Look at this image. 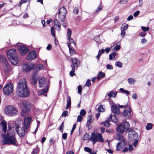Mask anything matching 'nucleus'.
Instances as JSON below:
<instances>
[{"instance_id": "a19ab883", "label": "nucleus", "mask_w": 154, "mask_h": 154, "mask_svg": "<svg viewBox=\"0 0 154 154\" xmlns=\"http://www.w3.org/2000/svg\"><path fill=\"white\" fill-rule=\"evenodd\" d=\"M97 111L100 112H103L104 111V110L103 107V106L100 105L98 107L97 109Z\"/></svg>"}, {"instance_id": "7ed1b4c3", "label": "nucleus", "mask_w": 154, "mask_h": 154, "mask_svg": "<svg viewBox=\"0 0 154 154\" xmlns=\"http://www.w3.org/2000/svg\"><path fill=\"white\" fill-rule=\"evenodd\" d=\"M7 54L8 58L12 64L15 65L18 63L19 60L15 49H12L8 51Z\"/></svg>"}, {"instance_id": "864d4df0", "label": "nucleus", "mask_w": 154, "mask_h": 154, "mask_svg": "<svg viewBox=\"0 0 154 154\" xmlns=\"http://www.w3.org/2000/svg\"><path fill=\"white\" fill-rule=\"evenodd\" d=\"M82 86L80 85H79L78 87V93L80 94H81L82 91Z\"/></svg>"}, {"instance_id": "a211bd4d", "label": "nucleus", "mask_w": 154, "mask_h": 154, "mask_svg": "<svg viewBox=\"0 0 154 154\" xmlns=\"http://www.w3.org/2000/svg\"><path fill=\"white\" fill-rule=\"evenodd\" d=\"M111 110L112 112L115 115L118 114L120 112L119 108L116 105H112V106Z\"/></svg>"}, {"instance_id": "ea45409f", "label": "nucleus", "mask_w": 154, "mask_h": 154, "mask_svg": "<svg viewBox=\"0 0 154 154\" xmlns=\"http://www.w3.org/2000/svg\"><path fill=\"white\" fill-rule=\"evenodd\" d=\"M112 48L116 50H119L120 48V46L119 45L115 44L112 46Z\"/></svg>"}, {"instance_id": "58836bf2", "label": "nucleus", "mask_w": 154, "mask_h": 154, "mask_svg": "<svg viewBox=\"0 0 154 154\" xmlns=\"http://www.w3.org/2000/svg\"><path fill=\"white\" fill-rule=\"evenodd\" d=\"M100 124L103 125L105 127H108L110 126V123L109 122L107 121H105L104 122H103L100 123Z\"/></svg>"}, {"instance_id": "c85d7f7f", "label": "nucleus", "mask_w": 154, "mask_h": 154, "mask_svg": "<svg viewBox=\"0 0 154 154\" xmlns=\"http://www.w3.org/2000/svg\"><path fill=\"white\" fill-rule=\"evenodd\" d=\"M123 126L125 127V129L127 130L130 128V125L129 123L125 120H124L123 122Z\"/></svg>"}, {"instance_id": "423d86ee", "label": "nucleus", "mask_w": 154, "mask_h": 154, "mask_svg": "<svg viewBox=\"0 0 154 154\" xmlns=\"http://www.w3.org/2000/svg\"><path fill=\"white\" fill-rule=\"evenodd\" d=\"M90 138L91 140L93 142V144L97 142H103L102 135L100 133H92Z\"/></svg>"}, {"instance_id": "4c0bfd02", "label": "nucleus", "mask_w": 154, "mask_h": 154, "mask_svg": "<svg viewBox=\"0 0 154 154\" xmlns=\"http://www.w3.org/2000/svg\"><path fill=\"white\" fill-rule=\"evenodd\" d=\"M66 16V15L58 14V18L61 21H64Z\"/></svg>"}, {"instance_id": "bf43d9fd", "label": "nucleus", "mask_w": 154, "mask_h": 154, "mask_svg": "<svg viewBox=\"0 0 154 154\" xmlns=\"http://www.w3.org/2000/svg\"><path fill=\"white\" fill-rule=\"evenodd\" d=\"M128 0H121L119 3L121 4H124L127 3Z\"/></svg>"}, {"instance_id": "680f3d73", "label": "nucleus", "mask_w": 154, "mask_h": 154, "mask_svg": "<svg viewBox=\"0 0 154 154\" xmlns=\"http://www.w3.org/2000/svg\"><path fill=\"white\" fill-rule=\"evenodd\" d=\"M76 124H75L73 125L72 128V130L71 131V134H72L73 133L74 131V130L75 129V128H76Z\"/></svg>"}, {"instance_id": "0e129e2a", "label": "nucleus", "mask_w": 154, "mask_h": 154, "mask_svg": "<svg viewBox=\"0 0 154 154\" xmlns=\"http://www.w3.org/2000/svg\"><path fill=\"white\" fill-rule=\"evenodd\" d=\"M68 113V111L67 110H66L63 112L62 116H63L65 117L67 115Z\"/></svg>"}, {"instance_id": "e433bc0d", "label": "nucleus", "mask_w": 154, "mask_h": 154, "mask_svg": "<svg viewBox=\"0 0 154 154\" xmlns=\"http://www.w3.org/2000/svg\"><path fill=\"white\" fill-rule=\"evenodd\" d=\"M72 32L71 29L69 28H68L66 34L67 38H69L71 37L72 35Z\"/></svg>"}, {"instance_id": "1a4fd4ad", "label": "nucleus", "mask_w": 154, "mask_h": 154, "mask_svg": "<svg viewBox=\"0 0 154 154\" xmlns=\"http://www.w3.org/2000/svg\"><path fill=\"white\" fill-rule=\"evenodd\" d=\"M20 106L21 107H23V111H24L26 114H28L30 112L31 105L29 101L26 100L23 101Z\"/></svg>"}, {"instance_id": "4468645a", "label": "nucleus", "mask_w": 154, "mask_h": 154, "mask_svg": "<svg viewBox=\"0 0 154 154\" xmlns=\"http://www.w3.org/2000/svg\"><path fill=\"white\" fill-rule=\"evenodd\" d=\"M39 78V76L36 73H34V74L32 75L30 78V82L31 83L34 85L37 83V80Z\"/></svg>"}, {"instance_id": "dca6fc26", "label": "nucleus", "mask_w": 154, "mask_h": 154, "mask_svg": "<svg viewBox=\"0 0 154 154\" xmlns=\"http://www.w3.org/2000/svg\"><path fill=\"white\" fill-rule=\"evenodd\" d=\"M131 110L130 109L129 106H128V109H125L123 111L124 116L127 118H129L131 116Z\"/></svg>"}, {"instance_id": "2eb2a0df", "label": "nucleus", "mask_w": 154, "mask_h": 154, "mask_svg": "<svg viewBox=\"0 0 154 154\" xmlns=\"http://www.w3.org/2000/svg\"><path fill=\"white\" fill-rule=\"evenodd\" d=\"M32 119L29 117L25 118L24 119V127L26 129H28L32 121Z\"/></svg>"}, {"instance_id": "79ce46f5", "label": "nucleus", "mask_w": 154, "mask_h": 154, "mask_svg": "<svg viewBox=\"0 0 154 154\" xmlns=\"http://www.w3.org/2000/svg\"><path fill=\"white\" fill-rule=\"evenodd\" d=\"M67 39L69 40V43H67V45L68 46V44H69L70 47H71V44L72 43H73L75 46V43H74L73 40L72 38H67Z\"/></svg>"}, {"instance_id": "09e8293b", "label": "nucleus", "mask_w": 154, "mask_h": 154, "mask_svg": "<svg viewBox=\"0 0 154 154\" xmlns=\"http://www.w3.org/2000/svg\"><path fill=\"white\" fill-rule=\"evenodd\" d=\"M51 35L54 37H55V31H54V28L52 26L51 27Z\"/></svg>"}, {"instance_id": "052dcab7", "label": "nucleus", "mask_w": 154, "mask_h": 154, "mask_svg": "<svg viewBox=\"0 0 154 154\" xmlns=\"http://www.w3.org/2000/svg\"><path fill=\"white\" fill-rule=\"evenodd\" d=\"M106 68L107 69L110 70H112L113 68L112 66L110 64H107L106 66Z\"/></svg>"}, {"instance_id": "49530a36", "label": "nucleus", "mask_w": 154, "mask_h": 154, "mask_svg": "<svg viewBox=\"0 0 154 154\" xmlns=\"http://www.w3.org/2000/svg\"><path fill=\"white\" fill-rule=\"evenodd\" d=\"M75 71V68H72V70H71L70 72V75L71 76H73V75H75L74 72Z\"/></svg>"}, {"instance_id": "4d7b16f0", "label": "nucleus", "mask_w": 154, "mask_h": 154, "mask_svg": "<svg viewBox=\"0 0 154 154\" xmlns=\"http://www.w3.org/2000/svg\"><path fill=\"white\" fill-rule=\"evenodd\" d=\"M82 119V118L81 115H79L78 116L77 120V122H80Z\"/></svg>"}, {"instance_id": "bb28decb", "label": "nucleus", "mask_w": 154, "mask_h": 154, "mask_svg": "<svg viewBox=\"0 0 154 154\" xmlns=\"http://www.w3.org/2000/svg\"><path fill=\"white\" fill-rule=\"evenodd\" d=\"M48 88V87L47 86L46 88L43 90L39 91L38 93V95H41L44 94H45L47 92Z\"/></svg>"}, {"instance_id": "3c124183", "label": "nucleus", "mask_w": 154, "mask_h": 154, "mask_svg": "<svg viewBox=\"0 0 154 154\" xmlns=\"http://www.w3.org/2000/svg\"><path fill=\"white\" fill-rule=\"evenodd\" d=\"M80 114L81 116H84L85 115L86 112L84 109H82L80 112Z\"/></svg>"}, {"instance_id": "0eeeda50", "label": "nucleus", "mask_w": 154, "mask_h": 154, "mask_svg": "<svg viewBox=\"0 0 154 154\" xmlns=\"http://www.w3.org/2000/svg\"><path fill=\"white\" fill-rule=\"evenodd\" d=\"M13 86L12 83H7L3 87V91L4 93L7 95L11 94L13 92Z\"/></svg>"}, {"instance_id": "7c9ffc66", "label": "nucleus", "mask_w": 154, "mask_h": 154, "mask_svg": "<svg viewBox=\"0 0 154 154\" xmlns=\"http://www.w3.org/2000/svg\"><path fill=\"white\" fill-rule=\"evenodd\" d=\"M44 68V65L42 64H39L36 65L35 69L37 71H38L43 69Z\"/></svg>"}, {"instance_id": "ddd939ff", "label": "nucleus", "mask_w": 154, "mask_h": 154, "mask_svg": "<svg viewBox=\"0 0 154 154\" xmlns=\"http://www.w3.org/2000/svg\"><path fill=\"white\" fill-rule=\"evenodd\" d=\"M16 131L19 136L23 137L25 135V131L23 127H19L18 126L16 129Z\"/></svg>"}, {"instance_id": "aec40b11", "label": "nucleus", "mask_w": 154, "mask_h": 154, "mask_svg": "<svg viewBox=\"0 0 154 154\" xmlns=\"http://www.w3.org/2000/svg\"><path fill=\"white\" fill-rule=\"evenodd\" d=\"M46 79L44 78L40 79L38 82L40 86L41 87H43L46 84Z\"/></svg>"}, {"instance_id": "6e6552de", "label": "nucleus", "mask_w": 154, "mask_h": 154, "mask_svg": "<svg viewBox=\"0 0 154 154\" xmlns=\"http://www.w3.org/2000/svg\"><path fill=\"white\" fill-rule=\"evenodd\" d=\"M34 64L31 62L26 63H23L22 65V70L23 72H28L33 69L35 67Z\"/></svg>"}, {"instance_id": "9b49d317", "label": "nucleus", "mask_w": 154, "mask_h": 154, "mask_svg": "<svg viewBox=\"0 0 154 154\" xmlns=\"http://www.w3.org/2000/svg\"><path fill=\"white\" fill-rule=\"evenodd\" d=\"M128 136L129 140L131 141H133L137 139L138 135L136 132L132 131L129 132Z\"/></svg>"}, {"instance_id": "6ab92c4d", "label": "nucleus", "mask_w": 154, "mask_h": 154, "mask_svg": "<svg viewBox=\"0 0 154 154\" xmlns=\"http://www.w3.org/2000/svg\"><path fill=\"white\" fill-rule=\"evenodd\" d=\"M54 22L56 29L58 31H60L61 30V24L58 20L57 19H55L54 20Z\"/></svg>"}, {"instance_id": "cd10ccee", "label": "nucleus", "mask_w": 154, "mask_h": 154, "mask_svg": "<svg viewBox=\"0 0 154 154\" xmlns=\"http://www.w3.org/2000/svg\"><path fill=\"white\" fill-rule=\"evenodd\" d=\"M117 93V92H114L111 91L108 94V96L110 98L115 97H116Z\"/></svg>"}, {"instance_id": "a18cd8bd", "label": "nucleus", "mask_w": 154, "mask_h": 154, "mask_svg": "<svg viewBox=\"0 0 154 154\" xmlns=\"http://www.w3.org/2000/svg\"><path fill=\"white\" fill-rule=\"evenodd\" d=\"M90 137L89 134L88 133H86L83 137V140H88Z\"/></svg>"}, {"instance_id": "5fc2aeb1", "label": "nucleus", "mask_w": 154, "mask_h": 154, "mask_svg": "<svg viewBox=\"0 0 154 154\" xmlns=\"http://www.w3.org/2000/svg\"><path fill=\"white\" fill-rule=\"evenodd\" d=\"M84 150L86 152H88L90 153L91 152L92 150L91 149L88 147H85L84 148Z\"/></svg>"}, {"instance_id": "e2e57ef3", "label": "nucleus", "mask_w": 154, "mask_h": 154, "mask_svg": "<svg viewBox=\"0 0 154 154\" xmlns=\"http://www.w3.org/2000/svg\"><path fill=\"white\" fill-rule=\"evenodd\" d=\"M63 122L62 123L60 126L59 128V129L61 131L62 133H63V129L62 128L63 127Z\"/></svg>"}, {"instance_id": "69168bd1", "label": "nucleus", "mask_w": 154, "mask_h": 154, "mask_svg": "<svg viewBox=\"0 0 154 154\" xmlns=\"http://www.w3.org/2000/svg\"><path fill=\"white\" fill-rule=\"evenodd\" d=\"M146 35V33L144 32H141L140 33L139 35L141 37H143L145 36Z\"/></svg>"}, {"instance_id": "338daca9", "label": "nucleus", "mask_w": 154, "mask_h": 154, "mask_svg": "<svg viewBox=\"0 0 154 154\" xmlns=\"http://www.w3.org/2000/svg\"><path fill=\"white\" fill-rule=\"evenodd\" d=\"M67 137V134L66 133H64L62 134V138L64 140H66Z\"/></svg>"}, {"instance_id": "f257e3e1", "label": "nucleus", "mask_w": 154, "mask_h": 154, "mask_svg": "<svg viewBox=\"0 0 154 154\" xmlns=\"http://www.w3.org/2000/svg\"><path fill=\"white\" fill-rule=\"evenodd\" d=\"M29 93V91L27 88L26 79H20L17 84L16 94L20 97H24L28 96Z\"/></svg>"}, {"instance_id": "f03ea898", "label": "nucleus", "mask_w": 154, "mask_h": 154, "mask_svg": "<svg viewBox=\"0 0 154 154\" xmlns=\"http://www.w3.org/2000/svg\"><path fill=\"white\" fill-rule=\"evenodd\" d=\"M3 137L4 138L3 141V145L8 144L16 146H18V144L14 135H11L8 132L7 135H3Z\"/></svg>"}, {"instance_id": "473e14b6", "label": "nucleus", "mask_w": 154, "mask_h": 154, "mask_svg": "<svg viewBox=\"0 0 154 154\" xmlns=\"http://www.w3.org/2000/svg\"><path fill=\"white\" fill-rule=\"evenodd\" d=\"M122 144L121 142L118 143L116 146V150L119 151L122 149Z\"/></svg>"}, {"instance_id": "b1692460", "label": "nucleus", "mask_w": 154, "mask_h": 154, "mask_svg": "<svg viewBox=\"0 0 154 154\" xmlns=\"http://www.w3.org/2000/svg\"><path fill=\"white\" fill-rule=\"evenodd\" d=\"M109 120L110 122H112L114 123L118 122V119L116 116L112 115H110Z\"/></svg>"}, {"instance_id": "39448f33", "label": "nucleus", "mask_w": 154, "mask_h": 154, "mask_svg": "<svg viewBox=\"0 0 154 154\" xmlns=\"http://www.w3.org/2000/svg\"><path fill=\"white\" fill-rule=\"evenodd\" d=\"M5 111L7 114L10 116H14L18 113L17 108L14 106L12 105L7 106Z\"/></svg>"}, {"instance_id": "9d476101", "label": "nucleus", "mask_w": 154, "mask_h": 154, "mask_svg": "<svg viewBox=\"0 0 154 154\" xmlns=\"http://www.w3.org/2000/svg\"><path fill=\"white\" fill-rule=\"evenodd\" d=\"M18 49L22 55H24L29 51L28 48L22 45H18Z\"/></svg>"}, {"instance_id": "5701e85b", "label": "nucleus", "mask_w": 154, "mask_h": 154, "mask_svg": "<svg viewBox=\"0 0 154 154\" xmlns=\"http://www.w3.org/2000/svg\"><path fill=\"white\" fill-rule=\"evenodd\" d=\"M116 139L124 143H125V139L122 134H118L116 136Z\"/></svg>"}, {"instance_id": "72a5a7b5", "label": "nucleus", "mask_w": 154, "mask_h": 154, "mask_svg": "<svg viewBox=\"0 0 154 154\" xmlns=\"http://www.w3.org/2000/svg\"><path fill=\"white\" fill-rule=\"evenodd\" d=\"M68 47L69 48V52L71 56L73 54H74L76 53L75 51H74V50L72 49L71 48V47H70L69 44H68Z\"/></svg>"}, {"instance_id": "412c9836", "label": "nucleus", "mask_w": 154, "mask_h": 154, "mask_svg": "<svg viewBox=\"0 0 154 154\" xmlns=\"http://www.w3.org/2000/svg\"><path fill=\"white\" fill-rule=\"evenodd\" d=\"M125 128L122 124H120L118 125L116 128L117 131L120 133H123L125 130Z\"/></svg>"}, {"instance_id": "f3484780", "label": "nucleus", "mask_w": 154, "mask_h": 154, "mask_svg": "<svg viewBox=\"0 0 154 154\" xmlns=\"http://www.w3.org/2000/svg\"><path fill=\"white\" fill-rule=\"evenodd\" d=\"M72 64L71 65L72 68H75L76 67H78V64L79 62V61L78 60L77 58H74L72 59Z\"/></svg>"}, {"instance_id": "13d9d810", "label": "nucleus", "mask_w": 154, "mask_h": 154, "mask_svg": "<svg viewBox=\"0 0 154 154\" xmlns=\"http://www.w3.org/2000/svg\"><path fill=\"white\" fill-rule=\"evenodd\" d=\"M85 85H86L88 87H89L91 85V83L90 82V79H88L87 80Z\"/></svg>"}, {"instance_id": "603ef678", "label": "nucleus", "mask_w": 154, "mask_h": 154, "mask_svg": "<svg viewBox=\"0 0 154 154\" xmlns=\"http://www.w3.org/2000/svg\"><path fill=\"white\" fill-rule=\"evenodd\" d=\"M134 140V142H133V143L132 144L135 147H136L137 146V144H138V140L137 139Z\"/></svg>"}, {"instance_id": "f704fd0d", "label": "nucleus", "mask_w": 154, "mask_h": 154, "mask_svg": "<svg viewBox=\"0 0 154 154\" xmlns=\"http://www.w3.org/2000/svg\"><path fill=\"white\" fill-rule=\"evenodd\" d=\"M94 119L93 117L91 115H89L88 118V121L87 123V125H90V124L91 122Z\"/></svg>"}, {"instance_id": "774afa93", "label": "nucleus", "mask_w": 154, "mask_h": 154, "mask_svg": "<svg viewBox=\"0 0 154 154\" xmlns=\"http://www.w3.org/2000/svg\"><path fill=\"white\" fill-rule=\"evenodd\" d=\"M38 152V150L36 149H33L32 154H37Z\"/></svg>"}, {"instance_id": "8fccbe9b", "label": "nucleus", "mask_w": 154, "mask_h": 154, "mask_svg": "<svg viewBox=\"0 0 154 154\" xmlns=\"http://www.w3.org/2000/svg\"><path fill=\"white\" fill-rule=\"evenodd\" d=\"M115 65L116 66H118L120 68H121L122 66V63L119 62H116Z\"/></svg>"}, {"instance_id": "de8ad7c7", "label": "nucleus", "mask_w": 154, "mask_h": 154, "mask_svg": "<svg viewBox=\"0 0 154 154\" xmlns=\"http://www.w3.org/2000/svg\"><path fill=\"white\" fill-rule=\"evenodd\" d=\"M141 29L144 32H146L148 31L149 28V27H145L144 26H141Z\"/></svg>"}, {"instance_id": "6e6d98bb", "label": "nucleus", "mask_w": 154, "mask_h": 154, "mask_svg": "<svg viewBox=\"0 0 154 154\" xmlns=\"http://www.w3.org/2000/svg\"><path fill=\"white\" fill-rule=\"evenodd\" d=\"M121 35L122 37H123L125 34V30L121 29Z\"/></svg>"}, {"instance_id": "20e7f679", "label": "nucleus", "mask_w": 154, "mask_h": 154, "mask_svg": "<svg viewBox=\"0 0 154 154\" xmlns=\"http://www.w3.org/2000/svg\"><path fill=\"white\" fill-rule=\"evenodd\" d=\"M0 61L5 64L4 74L6 77L8 76L11 73V69L10 65L8 63L6 57L3 56H0Z\"/></svg>"}, {"instance_id": "37998d69", "label": "nucleus", "mask_w": 154, "mask_h": 154, "mask_svg": "<svg viewBox=\"0 0 154 154\" xmlns=\"http://www.w3.org/2000/svg\"><path fill=\"white\" fill-rule=\"evenodd\" d=\"M128 27V25L126 23L123 24L121 27V29L126 30Z\"/></svg>"}, {"instance_id": "c756f323", "label": "nucleus", "mask_w": 154, "mask_h": 154, "mask_svg": "<svg viewBox=\"0 0 154 154\" xmlns=\"http://www.w3.org/2000/svg\"><path fill=\"white\" fill-rule=\"evenodd\" d=\"M127 81L128 83L131 85H134L136 82L135 79L131 78H128L127 79Z\"/></svg>"}, {"instance_id": "f8f14e48", "label": "nucleus", "mask_w": 154, "mask_h": 154, "mask_svg": "<svg viewBox=\"0 0 154 154\" xmlns=\"http://www.w3.org/2000/svg\"><path fill=\"white\" fill-rule=\"evenodd\" d=\"M37 57V55L35 51H32L29 52L27 56V59L29 60H34Z\"/></svg>"}, {"instance_id": "a878e982", "label": "nucleus", "mask_w": 154, "mask_h": 154, "mask_svg": "<svg viewBox=\"0 0 154 154\" xmlns=\"http://www.w3.org/2000/svg\"><path fill=\"white\" fill-rule=\"evenodd\" d=\"M67 104L66 107V109H68L71 106V98L69 96H68L67 99Z\"/></svg>"}, {"instance_id": "c9c22d12", "label": "nucleus", "mask_w": 154, "mask_h": 154, "mask_svg": "<svg viewBox=\"0 0 154 154\" xmlns=\"http://www.w3.org/2000/svg\"><path fill=\"white\" fill-rule=\"evenodd\" d=\"M153 125L151 123H148L146 126V129L147 130H149L151 129L153 127Z\"/></svg>"}, {"instance_id": "4be33fe9", "label": "nucleus", "mask_w": 154, "mask_h": 154, "mask_svg": "<svg viewBox=\"0 0 154 154\" xmlns=\"http://www.w3.org/2000/svg\"><path fill=\"white\" fill-rule=\"evenodd\" d=\"M1 125L2 128V130L5 133L7 131V123L6 122L3 120L1 122Z\"/></svg>"}, {"instance_id": "393cba45", "label": "nucleus", "mask_w": 154, "mask_h": 154, "mask_svg": "<svg viewBox=\"0 0 154 154\" xmlns=\"http://www.w3.org/2000/svg\"><path fill=\"white\" fill-rule=\"evenodd\" d=\"M66 11L65 8L64 7H61L59 10L58 14L66 15Z\"/></svg>"}, {"instance_id": "c03bdc74", "label": "nucleus", "mask_w": 154, "mask_h": 154, "mask_svg": "<svg viewBox=\"0 0 154 154\" xmlns=\"http://www.w3.org/2000/svg\"><path fill=\"white\" fill-rule=\"evenodd\" d=\"M116 55V54L115 52H113L110 54L109 55V59L110 60H112L115 57Z\"/></svg>"}, {"instance_id": "2f4dec72", "label": "nucleus", "mask_w": 154, "mask_h": 154, "mask_svg": "<svg viewBox=\"0 0 154 154\" xmlns=\"http://www.w3.org/2000/svg\"><path fill=\"white\" fill-rule=\"evenodd\" d=\"M105 76V73L102 72H100L98 74L97 77V79L98 80H100L102 77H104Z\"/></svg>"}]
</instances>
